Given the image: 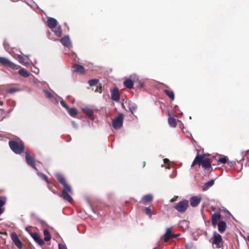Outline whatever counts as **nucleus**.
<instances>
[{
    "instance_id": "obj_42",
    "label": "nucleus",
    "mask_w": 249,
    "mask_h": 249,
    "mask_svg": "<svg viewBox=\"0 0 249 249\" xmlns=\"http://www.w3.org/2000/svg\"><path fill=\"white\" fill-rule=\"evenodd\" d=\"M58 249H67L66 246L62 244H58Z\"/></svg>"
},
{
    "instance_id": "obj_6",
    "label": "nucleus",
    "mask_w": 249,
    "mask_h": 249,
    "mask_svg": "<svg viewBox=\"0 0 249 249\" xmlns=\"http://www.w3.org/2000/svg\"><path fill=\"white\" fill-rule=\"evenodd\" d=\"M55 177L59 183L61 184L63 187L67 186H70V185L67 183L65 177L60 173H56L55 174Z\"/></svg>"
},
{
    "instance_id": "obj_31",
    "label": "nucleus",
    "mask_w": 249,
    "mask_h": 249,
    "mask_svg": "<svg viewBox=\"0 0 249 249\" xmlns=\"http://www.w3.org/2000/svg\"><path fill=\"white\" fill-rule=\"evenodd\" d=\"M17 57L18 58V62L24 65H27L28 64L27 62H25V59L20 55H17Z\"/></svg>"
},
{
    "instance_id": "obj_19",
    "label": "nucleus",
    "mask_w": 249,
    "mask_h": 249,
    "mask_svg": "<svg viewBox=\"0 0 249 249\" xmlns=\"http://www.w3.org/2000/svg\"><path fill=\"white\" fill-rule=\"evenodd\" d=\"M61 43L65 46L69 47L71 46V42L68 36H65L60 40Z\"/></svg>"
},
{
    "instance_id": "obj_52",
    "label": "nucleus",
    "mask_w": 249,
    "mask_h": 249,
    "mask_svg": "<svg viewBox=\"0 0 249 249\" xmlns=\"http://www.w3.org/2000/svg\"><path fill=\"white\" fill-rule=\"evenodd\" d=\"M145 161H144V162H143V167H144V166H145Z\"/></svg>"
},
{
    "instance_id": "obj_45",
    "label": "nucleus",
    "mask_w": 249,
    "mask_h": 249,
    "mask_svg": "<svg viewBox=\"0 0 249 249\" xmlns=\"http://www.w3.org/2000/svg\"><path fill=\"white\" fill-rule=\"evenodd\" d=\"M227 162H228V165L230 167H232V166H234V165L235 164V162L233 161H228V162L227 161Z\"/></svg>"
},
{
    "instance_id": "obj_56",
    "label": "nucleus",
    "mask_w": 249,
    "mask_h": 249,
    "mask_svg": "<svg viewBox=\"0 0 249 249\" xmlns=\"http://www.w3.org/2000/svg\"><path fill=\"white\" fill-rule=\"evenodd\" d=\"M12 0V1H14H14H15V0Z\"/></svg>"
},
{
    "instance_id": "obj_29",
    "label": "nucleus",
    "mask_w": 249,
    "mask_h": 249,
    "mask_svg": "<svg viewBox=\"0 0 249 249\" xmlns=\"http://www.w3.org/2000/svg\"><path fill=\"white\" fill-rule=\"evenodd\" d=\"M9 145L11 149L16 153V141H10Z\"/></svg>"
},
{
    "instance_id": "obj_51",
    "label": "nucleus",
    "mask_w": 249,
    "mask_h": 249,
    "mask_svg": "<svg viewBox=\"0 0 249 249\" xmlns=\"http://www.w3.org/2000/svg\"><path fill=\"white\" fill-rule=\"evenodd\" d=\"M3 212V211L2 210V209L0 208V215Z\"/></svg>"
},
{
    "instance_id": "obj_10",
    "label": "nucleus",
    "mask_w": 249,
    "mask_h": 249,
    "mask_svg": "<svg viewBox=\"0 0 249 249\" xmlns=\"http://www.w3.org/2000/svg\"><path fill=\"white\" fill-rule=\"evenodd\" d=\"M30 233L34 240L39 245L43 246L44 245V241L40 237L38 233L36 232H31Z\"/></svg>"
},
{
    "instance_id": "obj_48",
    "label": "nucleus",
    "mask_w": 249,
    "mask_h": 249,
    "mask_svg": "<svg viewBox=\"0 0 249 249\" xmlns=\"http://www.w3.org/2000/svg\"><path fill=\"white\" fill-rule=\"evenodd\" d=\"M138 86L140 88H143L144 87V84L142 82H140Z\"/></svg>"
},
{
    "instance_id": "obj_40",
    "label": "nucleus",
    "mask_w": 249,
    "mask_h": 249,
    "mask_svg": "<svg viewBox=\"0 0 249 249\" xmlns=\"http://www.w3.org/2000/svg\"><path fill=\"white\" fill-rule=\"evenodd\" d=\"M95 92H99V93L102 92V86H97L96 89H95Z\"/></svg>"
},
{
    "instance_id": "obj_28",
    "label": "nucleus",
    "mask_w": 249,
    "mask_h": 249,
    "mask_svg": "<svg viewBox=\"0 0 249 249\" xmlns=\"http://www.w3.org/2000/svg\"><path fill=\"white\" fill-rule=\"evenodd\" d=\"M214 184V180L213 179H211L210 180V181H208L207 182H206L204 187H203V190L205 191V190H206L207 189H208L209 187L212 186Z\"/></svg>"
},
{
    "instance_id": "obj_1",
    "label": "nucleus",
    "mask_w": 249,
    "mask_h": 249,
    "mask_svg": "<svg viewBox=\"0 0 249 249\" xmlns=\"http://www.w3.org/2000/svg\"><path fill=\"white\" fill-rule=\"evenodd\" d=\"M206 154H197L194 159L191 167H194L196 164L201 165L202 166L207 170L212 168L211 162L209 158H205Z\"/></svg>"
},
{
    "instance_id": "obj_47",
    "label": "nucleus",
    "mask_w": 249,
    "mask_h": 249,
    "mask_svg": "<svg viewBox=\"0 0 249 249\" xmlns=\"http://www.w3.org/2000/svg\"><path fill=\"white\" fill-rule=\"evenodd\" d=\"M163 161H164V163L165 164H168V163H169V162H170L169 160L168 159H166V158L164 159L163 160Z\"/></svg>"
},
{
    "instance_id": "obj_11",
    "label": "nucleus",
    "mask_w": 249,
    "mask_h": 249,
    "mask_svg": "<svg viewBox=\"0 0 249 249\" xmlns=\"http://www.w3.org/2000/svg\"><path fill=\"white\" fill-rule=\"evenodd\" d=\"M57 24V20L53 18H49L47 21V25L51 29L56 27Z\"/></svg>"
},
{
    "instance_id": "obj_18",
    "label": "nucleus",
    "mask_w": 249,
    "mask_h": 249,
    "mask_svg": "<svg viewBox=\"0 0 249 249\" xmlns=\"http://www.w3.org/2000/svg\"><path fill=\"white\" fill-rule=\"evenodd\" d=\"M0 63L5 66L9 67L14 65L9 59L4 57H0Z\"/></svg>"
},
{
    "instance_id": "obj_54",
    "label": "nucleus",
    "mask_w": 249,
    "mask_h": 249,
    "mask_svg": "<svg viewBox=\"0 0 249 249\" xmlns=\"http://www.w3.org/2000/svg\"><path fill=\"white\" fill-rule=\"evenodd\" d=\"M0 105H2V102H1V101H0Z\"/></svg>"
},
{
    "instance_id": "obj_7",
    "label": "nucleus",
    "mask_w": 249,
    "mask_h": 249,
    "mask_svg": "<svg viewBox=\"0 0 249 249\" xmlns=\"http://www.w3.org/2000/svg\"><path fill=\"white\" fill-rule=\"evenodd\" d=\"M25 150L24 142L17 137V154H20Z\"/></svg>"
},
{
    "instance_id": "obj_37",
    "label": "nucleus",
    "mask_w": 249,
    "mask_h": 249,
    "mask_svg": "<svg viewBox=\"0 0 249 249\" xmlns=\"http://www.w3.org/2000/svg\"><path fill=\"white\" fill-rule=\"evenodd\" d=\"M60 104L61 106L64 107L65 108H66L67 110L69 108V106L66 103V102L64 100H62L60 101Z\"/></svg>"
},
{
    "instance_id": "obj_27",
    "label": "nucleus",
    "mask_w": 249,
    "mask_h": 249,
    "mask_svg": "<svg viewBox=\"0 0 249 249\" xmlns=\"http://www.w3.org/2000/svg\"><path fill=\"white\" fill-rule=\"evenodd\" d=\"M4 47H5V49L6 50H7V51L13 57H16V53H15V52H14V48H7L6 46V42H4Z\"/></svg>"
},
{
    "instance_id": "obj_21",
    "label": "nucleus",
    "mask_w": 249,
    "mask_h": 249,
    "mask_svg": "<svg viewBox=\"0 0 249 249\" xmlns=\"http://www.w3.org/2000/svg\"><path fill=\"white\" fill-rule=\"evenodd\" d=\"M124 85L126 88L131 89L133 88L134 83L131 79H128L124 81Z\"/></svg>"
},
{
    "instance_id": "obj_16",
    "label": "nucleus",
    "mask_w": 249,
    "mask_h": 249,
    "mask_svg": "<svg viewBox=\"0 0 249 249\" xmlns=\"http://www.w3.org/2000/svg\"><path fill=\"white\" fill-rule=\"evenodd\" d=\"M83 112L86 114L89 118L93 120L94 119L93 117V111L92 109L89 108H85L83 109Z\"/></svg>"
},
{
    "instance_id": "obj_43",
    "label": "nucleus",
    "mask_w": 249,
    "mask_h": 249,
    "mask_svg": "<svg viewBox=\"0 0 249 249\" xmlns=\"http://www.w3.org/2000/svg\"><path fill=\"white\" fill-rule=\"evenodd\" d=\"M45 95L48 98H51L52 97V94L48 91H45Z\"/></svg>"
},
{
    "instance_id": "obj_9",
    "label": "nucleus",
    "mask_w": 249,
    "mask_h": 249,
    "mask_svg": "<svg viewBox=\"0 0 249 249\" xmlns=\"http://www.w3.org/2000/svg\"><path fill=\"white\" fill-rule=\"evenodd\" d=\"M174 236H175V235L172 233L171 229L168 228L163 235V239L165 242H167L170 239H172Z\"/></svg>"
},
{
    "instance_id": "obj_50",
    "label": "nucleus",
    "mask_w": 249,
    "mask_h": 249,
    "mask_svg": "<svg viewBox=\"0 0 249 249\" xmlns=\"http://www.w3.org/2000/svg\"><path fill=\"white\" fill-rule=\"evenodd\" d=\"M174 235H175V236L173 237V238H176L179 235V234H174Z\"/></svg>"
},
{
    "instance_id": "obj_3",
    "label": "nucleus",
    "mask_w": 249,
    "mask_h": 249,
    "mask_svg": "<svg viewBox=\"0 0 249 249\" xmlns=\"http://www.w3.org/2000/svg\"><path fill=\"white\" fill-rule=\"evenodd\" d=\"M124 118V114L119 113L118 116L112 120V126L115 129L121 128L123 124Z\"/></svg>"
},
{
    "instance_id": "obj_34",
    "label": "nucleus",
    "mask_w": 249,
    "mask_h": 249,
    "mask_svg": "<svg viewBox=\"0 0 249 249\" xmlns=\"http://www.w3.org/2000/svg\"><path fill=\"white\" fill-rule=\"evenodd\" d=\"M228 161V158L227 157H224L222 158H220L217 161L218 162H220L222 163H226Z\"/></svg>"
},
{
    "instance_id": "obj_32",
    "label": "nucleus",
    "mask_w": 249,
    "mask_h": 249,
    "mask_svg": "<svg viewBox=\"0 0 249 249\" xmlns=\"http://www.w3.org/2000/svg\"><path fill=\"white\" fill-rule=\"evenodd\" d=\"M144 210L145 214H147L150 218H151L153 213H152L151 208L150 207H145Z\"/></svg>"
},
{
    "instance_id": "obj_39",
    "label": "nucleus",
    "mask_w": 249,
    "mask_h": 249,
    "mask_svg": "<svg viewBox=\"0 0 249 249\" xmlns=\"http://www.w3.org/2000/svg\"><path fill=\"white\" fill-rule=\"evenodd\" d=\"M7 92L10 93H13L16 92V88H11L7 89Z\"/></svg>"
},
{
    "instance_id": "obj_2",
    "label": "nucleus",
    "mask_w": 249,
    "mask_h": 249,
    "mask_svg": "<svg viewBox=\"0 0 249 249\" xmlns=\"http://www.w3.org/2000/svg\"><path fill=\"white\" fill-rule=\"evenodd\" d=\"M72 194V190L71 186H67L63 187L60 195V196L62 197L64 200L71 202L72 201V198L71 195Z\"/></svg>"
},
{
    "instance_id": "obj_55",
    "label": "nucleus",
    "mask_w": 249,
    "mask_h": 249,
    "mask_svg": "<svg viewBox=\"0 0 249 249\" xmlns=\"http://www.w3.org/2000/svg\"><path fill=\"white\" fill-rule=\"evenodd\" d=\"M0 233H6V232H0Z\"/></svg>"
},
{
    "instance_id": "obj_33",
    "label": "nucleus",
    "mask_w": 249,
    "mask_h": 249,
    "mask_svg": "<svg viewBox=\"0 0 249 249\" xmlns=\"http://www.w3.org/2000/svg\"><path fill=\"white\" fill-rule=\"evenodd\" d=\"M99 83V80L97 79H93L89 80L88 81V83L90 86H93L97 85L98 83Z\"/></svg>"
},
{
    "instance_id": "obj_4",
    "label": "nucleus",
    "mask_w": 249,
    "mask_h": 249,
    "mask_svg": "<svg viewBox=\"0 0 249 249\" xmlns=\"http://www.w3.org/2000/svg\"><path fill=\"white\" fill-rule=\"evenodd\" d=\"M189 207V201L184 199L177 203L174 208L180 213H184Z\"/></svg>"
},
{
    "instance_id": "obj_22",
    "label": "nucleus",
    "mask_w": 249,
    "mask_h": 249,
    "mask_svg": "<svg viewBox=\"0 0 249 249\" xmlns=\"http://www.w3.org/2000/svg\"><path fill=\"white\" fill-rule=\"evenodd\" d=\"M164 93L169 97L172 101H173L175 99V94L173 91L168 89H164L163 90Z\"/></svg>"
},
{
    "instance_id": "obj_14",
    "label": "nucleus",
    "mask_w": 249,
    "mask_h": 249,
    "mask_svg": "<svg viewBox=\"0 0 249 249\" xmlns=\"http://www.w3.org/2000/svg\"><path fill=\"white\" fill-rule=\"evenodd\" d=\"M111 98L112 100L118 101L120 99V94L117 88H114L111 91Z\"/></svg>"
},
{
    "instance_id": "obj_8",
    "label": "nucleus",
    "mask_w": 249,
    "mask_h": 249,
    "mask_svg": "<svg viewBox=\"0 0 249 249\" xmlns=\"http://www.w3.org/2000/svg\"><path fill=\"white\" fill-rule=\"evenodd\" d=\"M222 239L221 236L217 233L216 232H214L213 240V244L216 245V248L220 247V244L222 242Z\"/></svg>"
},
{
    "instance_id": "obj_49",
    "label": "nucleus",
    "mask_w": 249,
    "mask_h": 249,
    "mask_svg": "<svg viewBox=\"0 0 249 249\" xmlns=\"http://www.w3.org/2000/svg\"><path fill=\"white\" fill-rule=\"evenodd\" d=\"M3 111L2 109H0V119L2 118V114Z\"/></svg>"
},
{
    "instance_id": "obj_25",
    "label": "nucleus",
    "mask_w": 249,
    "mask_h": 249,
    "mask_svg": "<svg viewBox=\"0 0 249 249\" xmlns=\"http://www.w3.org/2000/svg\"><path fill=\"white\" fill-rule=\"evenodd\" d=\"M168 122L170 125L173 127H175L177 126V123L175 118L173 117H169Z\"/></svg>"
},
{
    "instance_id": "obj_38",
    "label": "nucleus",
    "mask_w": 249,
    "mask_h": 249,
    "mask_svg": "<svg viewBox=\"0 0 249 249\" xmlns=\"http://www.w3.org/2000/svg\"><path fill=\"white\" fill-rule=\"evenodd\" d=\"M6 201L4 198L0 197V208L5 204Z\"/></svg>"
},
{
    "instance_id": "obj_36",
    "label": "nucleus",
    "mask_w": 249,
    "mask_h": 249,
    "mask_svg": "<svg viewBox=\"0 0 249 249\" xmlns=\"http://www.w3.org/2000/svg\"><path fill=\"white\" fill-rule=\"evenodd\" d=\"M40 176H41V178L43 179H44L47 183H50L49 181V179H48V177L46 175H44V174H43L42 173H41L40 174Z\"/></svg>"
},
{
    "instance_id": "obj_13",
    "label": "nucleus",
    "mask_w": 249,
    "mask_h": 249,
    "mask_svg": "<svg viewBox=\"0 0 249 249\" xmlns=\"http://www.w3.org/2000/svg\"><path fill=\"white\" fill-rule=\"evenodd\" d=\"M221 215L219 213H215L212 214L211 217L212 224L215 227L218 224V221L220 219Z\"/></svg>"
},
{
    "instance_id": "obj_35",
    "label": "nucleus",
    "mask_w": 249,
    "mask_h": 249,
    "mask_svg": "<svg viewBox=\"0 0 249 249\" xmlns=\"http://www.w3.org/2000/svg\"><path fill=\"white\" fill-rule=\"evenodd\" d=\"M22 244L18 238L17 236V248L20 249L22 248Z\"/></svg>"
},
{
    "instance_id": "obj_44",
    "label": "nucleus",
    "mask_w": 249,
    "mask_h": 249,
    "mask_svg": "<svg viewBox=\"0 0 249 249\" xmlns=\"http://www.w3.org/2000/svg\"><path fill=\"white\" fill-rule=\"evenodd\" d=\"M130 111L132 114H134V112L136 110V107L135 106H132L130 107Z\"/></svg>"
},
{
    "instance_id": "obj_20",
    "label": "nucleus",
    "mask_w": 249,
    "mask_h": 249,
    "mask_svg": "<svg viewBox=\"0 0 249 249\" xmlns=\"http://www.w3.org/2000/svg\"><path fill=\"white\" fill-rule=\"evenodd\" d=\"M73 68L74 69V72H79L81 74L85 73V68L82 65L77 64H75L73 66Z\"/></svg>"
},
{
    "instance_id": "obj_26",
    "label": "nucleus",
    "mask_w": 249,
    "mask_h": 249,
    "mask_svg": "<svg viewBox=\"0 0 249 249\" xmlns=\"http://www.w3.org/2000/svg\"><path fill=\"white\" fill-rule=\"evenodd\" d=\"M43 234L45 236L44 240L45 241H49L51 240V235L48 230L46 229L43 231Z\"/></svg>"
},
{
    "instance_id": "obj_15",
    "label": "nucleus",
    "mask_w": 249,
    "mask_h": 249,
    "mask_svg": "<svg viewBox=\"0 0 249 249\" xmlns=\"http://www.w3.org/2000/svg\"><path fill=\"white\" fill-rule=\"evenodd\" d=\"M218 230L220 233L224 232L227 228V224L224 221H219L217 224Z\"/></svg>"
},
{
    "instance_id": "obj_23",
    "label": "nucleus",
    "mask_w": 249,
    "mask_h": 249,
    "mask_svg": "<svg viewBox=\"0 0 249 249\" xmlns=\"http://www.w3.org/2000/svg\"><path fill=\"white\" fill-rule=\"evenodd\" d=\"M67 110L68 111L69 114L71 117H75L78 113L77 109L75 107H73V108L69 107V108Z\"/></svg>"
},
{
    "instance_id": "obj_17",
    "label": "nucleus",
    "mask_w": 249,
    "mask_h": 249,
    "mask_svg": "<svg viewBox=\"0 0 249 249\" xmlns=\"http://www.w3.org/2000/svg\"><path fill=\"white\" fill-rule=\"evenodd\" d=\"M153 200V196L151 195H146L143 196L142 201L140 202L142 203L144 205L152 202Z\"/></svg>"
},
{
    "instance_id": "obj_46",
    "label": "nucleus",
    "mask_w": 249,
    "mask_h": 249,
    "mask_svg": "<svg viewBox=\"0 0 249 249\" xmlns=\"http://www.w3.org/2000/svg\"><path fill=\"white\" fill-rule=\"evenodd\" d=\"M178 198V196H175L173 198H172L171 199L170 201L171 202H175V201H176L177 200Z\"/></svg>"
},
{
    "instance_id": "obj_12",
    "label": "nucleus",
    "mask_w": 249,
    "mask_h": 249,
    "mask_svg": "<svg viewBox=\"0 0 249 249\" xmlns=\"http://www.w3.org/2000/svg\"><path fill=\"white\" fill-rule=\"evenodd\" d=\"M201 200V198L197 196H194L190 199V205L193 207H196L198 205Z\"/></svg>"
},
{
    "instance_id": "obj_24",
    "label": "nucleus",
    "mask_w": 249,
    "mask_h": 249,
    "mask_svg": "<svg viewBox=\"0 0 249 249\" xmlns=\"http://www.w3.org/2000/svg\"><path fill=\"white\" fill-rule=\"evenodd\" d=\"M18 73L20 74V75L25 78L28 77L30 75L29 72L24 68L20 69L18 71Z\"/></svg>"
},
{
    "instance_id": "obj_53",
    "label": "nucleus",
    "mask_w": 249,
    "mask_h": 249,
    "mask_svg": "<svg viewBox=\"0 0 249 249\" xmlns=\"http://www.w3.org/2000/svg\"><path fill=\"white\" fill-rule=\"evenodd\" d=\"M247 239L249 241V235L247 236Z\"/></svg>"
},
{
    "instance_id": "obj_5",
    "label": "nucleus",
    "mask_w": 249,
    "mask_h": 249,
    "mask_svg": "<svg viewBox=\"0 0 249 249\" xmlns=\"http://www.w3.org/2000/svg\"><path fill=\"white\" fill-rule=\"evenodd\" d=\"M26 161L27 164L32 167L36 170H37V169L36 165V161L35 159L29 155V151L28 150H26L25 152Z\"/></svg>"
},
{
    "instance_id": "obj_30",
    "label": "nucleus",
    "mask_w": 249,
    "mask_h": 249,
    "mask_svg": "<svg viewBox=\"0 0 249 249\" xmlns=\"http://www.w3.org/2000/svg\"><path fill=\"white\" fill-rule=\"evenodd\" d=\"M55 35L58 36L60 37L61 36L62 34V31L60 26L56 27L55 30L54 31Z\"/></svg>"
},
{
    "instance_id": "obj_41",
    "label": "nucleus",
    "mask_w": 249,
    "mask_h": 249,
    "mask_svg": "<svg viewBox=\"0 0 249 249\" xmlns=\"http://www.w3.org/2000/svg\"><path fill=\"white\" fill-rule=\"evenodd\" d=\"M11 236L13 242L16 244V233H12Z\"/></svg>"
}]
</instances>
